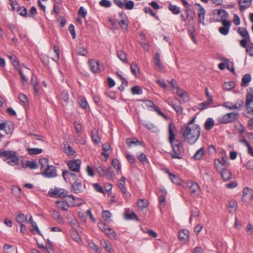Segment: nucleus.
<instances>
[{
    "instance_id": "obj_52",
    "label": "nucleus",
    "mask_w": 253,
    "mask_h": 253,
    "mask_svg": "<svg viewBox=\"0 0 253 253\" xmlns=\"http://www.w3.org/2000/svg\"><path fill=\"white\" fill-rule=\"evenodd\" d=\"M142 90L140 86L135 85L131 88V93L132 94H141Z\"/></svg>"
},
{
    "instance_id": "obj_6",
    "label": "nucleus",
    "mask_w": 253,
    "mask_h": 253,
    "mask_svg": "<svg viewBox=\"0 0 253 253\" xmlns=\"http://www.w3.org/2000/svg\"><path fill=\"white\" fill-rule=\"evenodd\" d=\"M41 173L43 176L47 178L55 177L57 175L56 167L53 166H49L45 168Z\"/></svg>"
},
{
    "instance_id": "obj_60",
    "label": "nucleus",
    "mask_w": 253,
    "mask_h": 253,
    "mask_svg": "<svg viewBox=\"0 0 253 253\" xmlns=\"http://www.w3.org/2000/svg\"><path fill=\"white\" fill-rule=\"evenodd\" d=\"M95 169L100 176H103L105 175V170L101 164H99L96 168Z\"/></svg>"
},
{
    "instance_id": "obj_28",
    "label": "nucleus",
    "mask_w": 253,
    "mask_h": 253,
    "mask_svg": "<svg viewBox=\"0 0 253 253\" xmlns=\"http://www.w3.org/2000/svg\"><path fill=\"white\" fill-rule=\"evenodd\" d=\"M118 23L122 31L124 32H126L129 23L128 19L126 20H120L119 21Z\"/></svg>"
},
{
    "instance_id": "obj_49",
    "label": "nucleus",
    "mask_w": 253,
    "mask_h": 253,
    "mask_svg": "<svg viewBox=\"0 0 253 253\" xmlns=\"http://www.w3.org/2000/svg\"><path fill=\"white\" fill-rule=\"evenodd\" d=\"M77 53L79 55L85 56L87 54V50L85 47L79 46L77 49Z\"/></svg>"
},
{
    "instance_id": "obj_41",
    "label": "nucleus",
    "mask_w": 253,
    "mask_h": 253,
    "mask_svg": "<svg viewBox=\"0 0 253 253\" xmlns=\"http://www.w3.org/2000/svg\"><path fill=\"white\" fill-rule=\"evenodd\" d=\"M117 56L118 58L124 63H127L126 54L123 50H119L117 51Z\"/></svg>"
},
{
    "instance_id": "obj_63",
    "label": "nucleus",
    "mask_w": 253,
    "mask_h": 253,
    "mask_svg": "<svg viewBox=\"0 0 253 253\" xmlns=\"http://www.w3.org/2000/svg\"><path fill=\"white\" fill-rule=\"evenodd\" d=\"M12 249V246L9 244H4L3 247V251L4 253H11Z\"/></svg>"
},
{
    "instance_id": "obj_62",
    "label": "nucleus",
    "mask_w": 253,
    "mask_h": 253,
    "mask_svg": "<svg viewBox=\"0 0 253 253\" xmlns=\"http://www.w3.org/2000/svg\"><path fill=\"white\" fill-rule=\"evenodd\" d=\"M144 11L146 13H149L152 16L154 17L156 19H158V16H156V13L152 10L150 7H145Z\"/></svg>"
},
{
    "instance_id": "obj_12",
    "label": "nucleus",
    "mask_w": 253,
    "mask_h": 253,
    "mask_svg": "<svg viewBox=\"0 0 253 253\" xmlns=\"http://www.w3.org/2000/svg\"><path fill=\"white\" fill-rule=\"evenodd\" d=\"M248 114L253 116V99H246L244 104Z\"/></svg>"
},
{
    "instance_id": "obj_64",
    "label": "nucleus",
    "mask_w": 253,
    "mask_h": 253,
    "mask_svg": "<svg viewBox=\"0 0 253 253\" xmlns=\"http://www.w3.org/2000/svg\"><path fill=\"white\" fill-rule=\"evenodd\" d=\"M52 216L54 219L58 221V222H60L62 220V217L59 212L56 211H53Z\"/></svg>"
},
{
    "instance_id": "obj_48",
    "label": "nucleus",
    "mask_w": 253,
    "mask_h": 253,
    "mask_svg": "<svg viewBox=\"0 0 253 253\" xmlns=\"http://www.w3.org/2000/svg\"><path fill=\"white\" fill-rule=\"evenodd\" d=\"M25 167H28L31 169H36L38 168V165L35 161H26Z\"/></svg>"
},
{
    "instance_id": "obj_59",
    "label": "nucleus",
    "mask_w": 253,
    "mask_h": 253,
    "mask_svg": "<svg viewBox=\"0 0 253 253\" xmlns=\"http://www.w3.org/2000/svg\"><path fill=\"white\" fill-rule=\"evenodd\" d=\"M16 219L17 222L20 224H22L25 220H26V217L25 216L23 213H20L17 214L16 217Z\"/></svg>"
},
{
    "instance_id": "obj_17",
    "label": "nucleus",
    "mask_w": 253,
    "mask_h": 253,
    "mask_svg": "<svg viewBox=\"0 0 253 253\" xmlns=\"http://www.w3.org/2000/svg\"><path fill=\"white\" fill-rule=\"evenodd\" d=\"M176 93L184 102H186L189 101V96L188 93L183 89L177 88Z\"/></svg>"
},
{
    "instance_id": "obj_13",
    "label": "nucleus",
    "mask_w": 253,
    "mask_h": 253,
    "mask_svg": "<svg viewBox=\"0 0 253 253\" xmlns=\"http://www.w3.org/2000/svg\"><path fill=\"white\" fill-rule=\"evenodd\" d=\"M175 131H176V128L175 126L172 123L169 124V140L170 143H172L174 141L176 140L175 139V134L174 133Z\"/></svg>"
},
{
    "instance_id": "obj_30",
    "label": "nucleus",
    "mask_w": 253,
    "mask_h": 253,
    "mask_svg": "<svg viewBox=\"0 0 253 253\" xmlns=\"http://www.w3.org/2000/svg\"><path fill=\"white\" fill-rule=\"evenodd\" d=\"M78 102L80 106L84 109H85L88 107L87 101L84 97L80 96L78 98Z\"/></svg>"
},
{
    "instance_id": "obj_3",
    "label": "nucleus",
    "mask_w": 253,
    "mask_h": 253,
    "mask_svg": "<svg viewBox=\"0 0 253 253\" xmlns=\"http://www.w3.org/2000/svg\"><path fill=\"white\" fill-rule=\"evenodd\" d=\"M239 114L238 113H229L218 118V121L220 124H226L234 122L238 119Z\"/></svg>"
},
{
    "instance_id": "obj_46",
    "label": "nucleus",
    "mask_w": 253,
    "mask_h": 253,
    "mask_svg": "<svg viewBox=\"0 0 253 253\" xmlns=\"http://www.w3.org/2000/svg\"><path fill=\"white\" fill-rule=\"evenodd\" d=\"M17 11L18 14L22 16L26 17L27 16V10L25 6H18L17 9Z\"/></svg>"
},
{
    "instance_id": "obj_55",
    "label": "nucleus",
    "mask_w": 253,
    "mask_h": 253,
    "mask_svg": "<svg viewBox=\"0 0 253 253\" xmlns=\"http://www.w3.org/2000/svg\"><path fill=\"white\" fill-rule=\"evenodd\" d=\"M98 226L104 233L107 232L108 229L110 227L107 224L101 222L98 223Z\"/></svg>"
},
{
    "instance_id": "obj_31",
    "label": "nucleus",
    "mask_w": 253,
    "mask_h": 253,
    "mask_svg": "<svg viewBox=\"0 0 253 253\" xmlns=\"http://www.w3.org/2000/svg\"><path fill=\"white\" fill-rule=\"evenodd\" d=\"M137 207L142 210L146 208L148 205V201L146 199H139L137 202Z\"/></svg>"
},
{
    "instance_id": "obj_36",
    "label": "nucleus",
    "mask_w": 253,
    "mask_h": 253,
    "mask_svg": "<svg viewBox=\"0 0 253 253\" xmlns=\"http://www.w3.org/2000/svg\"><path fill=\"white\" fill-rule=\"evenodd\" d=\"M102 247L104 248L107 252L111 253L113 251L112 246L109 242H106V241H102L101 243Z\"/></svg>"
},
{
    "instance_id": "obj_44",
    "label": "nucleus",
    "mask_w": 253,
    "mask_h": 253,
    "mask_svg": "<svg viewBox=\"0 0 253 253\" xmlns=\"http://www.w3.org/2000/svg\"><path fill=\"white\" fill-rule=\"evenodd\" d=\"M14 154H16V152L14 151H4L0 152V156L1 157H5L7 159H9Z\"/></svg>"
},
{
    "instance_id": "obj_39",
    "label": "nucleus",
    "mask_w": 253,
    "mask_h": 253,
    "mask_svg": "<svg viewBox=\"0 0 253 253\" xmlns=\"http://www.w3.org/2000/svg\"><path fill=\"white\" fill-rule=\"evenodd\" d=\"M64 151L69 156H73L75 155L76 153L75 151L74 150H73L72 147L69 146V145H68L67 146H66V145L64 144Z\"/></svg>"
},
{
    "instance_id": "obj_58",
    "label": "nucleus",
    "mask_w": 253,
    "mask_h": 253,
    "mask_svg": "<svg viewBox=\"0 0 253 253\" xmlns=\"http://www.w3.org/2000/svg\"><path fill=\"white\" fill-rule=\"evenodd\" d=\"M74 127L76 133L78 134H80L82 129L81 124L79 122L76 121L74 123Z\"/></svg>"
},
{
    "instance_id": "obj_42",
    "label": "nucleus",
    "mask_w": 253,
    "mask_h": 253,
    "mask_svg": "<svg viewBox=\"0 0 253 253\" xmlns=\"http://www.w3.org/2000/svg\"><path fill=\"white\" fill-rule=\"evenodd\" d=\"M18 99L24 104L25 107L29 106L28 99L25 94L20 93L18 95Z\"/></svg>"
},
{
    "instance_id": "obj_18",
    "label": "nucleus",
    "mask_w": 253,
    "mask_h": 253,
    "mask_svg": "<svg viewBox=\"0 0 253 253\" xmlns=\"http://www.w3.org/2000/svg\"><path fill=\"white\" fill-rule=\"evenodd\" d=\"M189 231L186 229L181 230L178 233L179 239L183 242H187L189 239Z\"/></svg>"
},
{
    "instance_id": "obj_1",
    "label": "nucleus",
    "mask_w": 253,
    "mask_h": 253,
    "mask_svg": "<svg viewBox=\"0 0 253 253\" xmlns=\"http://www.w3.org/2000/svg\"><path fill=\"white\" fill-rule=\"evenodd\" d=\"M201 132L200 127L198 125L184 126L181 129L180 133L184 138L186 139L189 144H194L198 139Z\"/></svg>"
},
{
    "instance_id": "obj_51",
    "label": "nucleus",
    "mask_w": 253,
    "mask_h": 253,
    "mask_svg": "<svg viewBox=\"0 0 253 253\" xmlns=\"http://www.w3.org/2000/svg\"><path fill=\"white\" fill-rule=\"evenodd\" d=\"M169 178L173 183L180 184L181 183V180L176 175L173 173H169Z\"/></svg>"
},
{
    "instance_id": "obj_23",
    "label": "nucleus",
    "mask_w": 253,
    "mask_h": 253,
    "mask_svg": "<svg viewBox=\"0 0 253 253\" xmlns=\"http://www.w3.org/2000/svg\"><path fill=\"white\" fill-rule=\"evenodd\" d=\"M212 102V97H209L208 100L198 104V109L201 110H204L207 108L209 106Z\"/></svg>"
},
{
    "instance_id": "obj_45",
    "label": "nucleus",
    "mask_w": 253,
    "mask_h": 253,
    "mask_svg": "<svg viewBox=\"0 0 253 253\" xmlns=\"http://www.w3.org/2000/svg\"><path fill=\"white\" fill-rule=\"evenodd\" d=\"M27 151L29 154L31 155H36L40 154L42 152V149L41 148H28Z\"/></svg>"
},
{
    "instance_id": "obj_15",
    "label": "nucleus",
    "mask_w": 253,
    "mask_h": 253,
    "mask_svg": "<svg viewBox=\"0 0 253 253\" xmlns=\"http://www.w3.org/2000/svg\"><path fill=\"white\" fill-rule=\"evenodd\" d=\"M223 26L219 28L218 31L219 33L223 35H227L231 26L230 22H224L222 23Z\"/></svg>"
},
{
    "instance_id": "obj_54",
    "label": "nucleus",
    "mask_w": 253,
    "mask_h": 253,
    "mask_svg": "<svg viewBox=\"0 0 253 253\" xmlns=\"http://www.w3.org/2000/svg\"><path fill=\"white\" fill-rule=\"evenodd\" d=\"M111 165L118 171H119L120 170L121 164L118 160L116 159H114L112 161Z\"/></svg>"
},
{
    "instance_id": "obj_2",
    "label": "nucleus",
    "mask_w": 253,
    "mask_h": 253,
    "mask_svg": "<svg viewBox=\"0 0 253 253\" xmlns=\"http://www.w3.org/2000/svg\"><path fill=\"white\" fill-rule=\"evenodd\" d=\"M170 144L173 149V153L171 154V158L172 159H181L182 158L181 155L184 152L182 142L178 140H176L174 141L172 143H170Z\"/></svg>"
},
{
    "instance_id": "obj_9",
    "label": "nucleus",
    "mask_w": 253,
    "mask_h": 253,
    "mask_svg": "<svg viewBox=\"0 0 253 253\" xmlns=\"http://www.w3.org/2000/svg\"><path fill=\"white\" fill-rule=\"evenodd\" d=\"M181 102L180 100L177 98L173 99L169 104L178 115H181L183 112L182 108L180 106Z\"/></svg>"
},
{
    "instance_id": "obj_40",
    "label": "nucleus",
    "mask_w": 253,
    "mask_h": 253,
    "mask_svg": "<svg viewBox=\"0 0 253 253\" xmlns=\"http://www.w3.org/2000/svg\"><path fill=\"white\" fill-rule=\"evenodd\" d=\"M110 239L115 240L116 239V234L115 231L111 227L108 229L107 232H104Z\"/></svg>"
},
{
    "instance_id": "obj_19",
    "label": "nucleus",
    "mask_w": 253,
    "mask_h": 253,
    "mask_svg": "<svg viewBox=\"0 0 253 253\" xmlns=\"http://www.w3.org/2000/svg\"><path fill=\"white\" fill-rule=\"evenodd\" d=\"M253 0H239V6L241 11H244L247 8L249 7L252 2Z\"/></svg>"
},
{
    "instance_id": "obj_29",
    "label": "nucleus",
    "mask_w": 253,
    "mask_h": 253,
    "mask_svg": "<svg viewBox=\"0 0 253 253\" xmlns=\"http://www.w3.org/2000/svg\"><path fill=\"white\" fill-rule=\"evenodd\" d=\"M214 120L212 118H208L205 123V128L207 130H211L214 126Z\"/></svg>"
},
{
    "instance_id": "obj_10",
    "label": "nucleus",
    "mask_w": 253,
    "mask_h": 253,
    "mask_svg": "<svg viewBox=\"0 0 253 253\" xmlns=\"http://www.w3.org/2000/svg\"><path fill=\"white\" fill-rule=\"evenodd\" d=\"M88 63L90 70L93 73L96 74L100 72L98 61L90 59L88 60Z\"/></svg>"
},
{
    "instance_id": "obj_61",
    "label": "nucleus",
    "mask_w": 253,
    "mask_h": 253,
    "mask_svg": "<svg viewBox=\"0 0 253 253\" xmlns=\"http://www.w3.org/2000/svg\"><path fill=\"white\" fill-rule=\"evenodd\" d=\"M100 6L104 7H109L111 6V2L108 0H101L99 2Z\"/></svg>"
},
{
    "instance_id": "obj_26",
    "label": "nucleus",
    "mask_w": 253,
    "mask_h": 253,
    "mask_svg": "<svg viewBox=\"0 0 253 253\" xmlns=\"http://www.w3.org/2000/svg\"><path fill=\"white\" fill-rule=\"evenodd\" d=\"M252 80L251 75L249 74L245 75L242 79L241 85L243 86H247Z\"/></svg>"
},
{
    "instance_id": "obj_11",
    "label": "nucleus",
    "mask_w": 253,
    "mask_h": 253,
    "mask_svg": "<svg viewBox=\"0 0 253 253\" xmlns=\"http://www.w3.org/2000/svg\"><path fill=\"white\" fill-rule=\"evenodd\" d=\"M82 181L77 179L76 180L72 183L71 188V191L76 194L80 193L82 192Z\"/></svg>"
},
{
    "instance_id": "obj_38",
    "label": "nucleus",
    "mask_w": 253,
    "mask_h": 253,
    "mask_svg": "<svg viewBox=\"0 0 253 253\" xmlns=\"http://www.w3.org/2000/svg\"><path fill=\"white\" fill-rule=\"evenodd\" d=\"M244 105V102H243V100H241V99H239V100H238L237 102L234 104V105H232V107H228V108L230 109V110H232V109H238V110H240Z\"/></svg>"
},
{
    "instance_id": "obj_27",
    "label": "nucleus",
    "mask_w": 253,
    "mask_h": 253,
    "mask_svg": "<svg viewBox=\"0 0 253 253\" xmlns=\"http://www.w3.org/2000/svg\"><path fill=\"white\" fill-rule=\"evenodd\" d=\"M55 204L59 208H60L63 211H67L69 207L67 202L64 201H56Z\"/></svg>"
},
{
    "instance_id": "obj_57",
    "label": "nucleus",
    "mask_w": 253,
    "mask_h": 253,
    "mask_svg": "<svg viewBox=\"0 0 253 253\" xmlns=\"http://www.w3.org/2000/svg\"><path fill=\"white\" fill-rule=\"evenodd\" d=\"M89 247L92 249L95 253H101V249L94 243L91 242L89 244Z\"/></svg>"
},
{
    "instance_id": "obj_5",
    "label": "nucleus",
    "mask_w": 253,
    "mask_h": 253,
    "mask_svg": "<svg viewBox=\"0 0 253 253\" xmlns=\"http://www.w3.org/2000/svg\"><path fill=\"white\" fill-rule=\"evenodd\" d=\"M68 191L64 189H50L48 192L49 195L51 197H66Z\"/></svg>"
},
{
    "instance_id": "obj_37",
    "label": "nucleus",
    "mask_w": 253,
    "mask_h": 253,
    "mask_svg": "<svg viewBox=\"0 0 253 253\" xmlns=\"http://www.w3.org/2000/svg\"><path fill=\"white\" fill-rule=\"evenodd\" d=\"M125 218L126 219H135L136 220H138L137 216L136 214L133 211H131V212H128L127 211H126L125 212Z\"/></svg>"
},
{
    "instance_id": "obj_50",
    "label": "nucleus",
    "mask_w": 253,
    "mask_h": 253,
    "mask_svg": "<svg viewBox=\"0 0 253 253\" xmlns=\"http://www.w3.org/2000/svg\"><path fill=\"white\" fill-rule=\"evenodd\" d=\"M137 158L142 164H145L148 162V160L146 155L143 153H142L139 155L137 156Z\"/></svg>"
},
{
    "instance_id": "obj_7",
    "label": "nucleus",
    "mask_w": 253,
    "mask_h": 253,
    "mask_svg": "<svg viewBox=\"0 0 253 253\" xmlns=\"http://www.w3.org/2000/svg\"><path fill=\"white\" fill-rule=\"evenodd\" d=\"M216 14L218 16H220V19L216 20L215 21L221 22L222 23L224 22H230L227 20L228 18L229 15L226 10L222 9L214 10L213 12V14Z\"/></svg>"
},
{
    "instance_id": "obj_35",
    "label": "nucleus",
    "mask_w": 253,
    "mask_h": 253,
    "mask_svg": "<svg viewBox=\"0 0 253 253\" xmlns=\"http://www.w3.org/2000/svg\"><path fill=\"white\" fill-rule=\"evenodd\" d=\"M126 143L127 145V146L130 147H131L132 144H134L135 145H140V142L137 138H127L126 139Z\"/></svg>"
},
{
    "instance_id": "obj_33",
    "label": "nucleus",
    "mask_w": 253,
    "mask_h": 253,
    "mask_svg": "<svg viewBox=\"0 0 253 253\" xmlns=\"http://www.w3.org/2000/svg\"><path fill=\"white\" fill-rule=\"evenodd\" d=\"M39 163L41 166V170L42 171L45 168L49 166L48 165V160L45 158H42L40 159Z\"/></svg>"
},
{
    "instance_id": "obj_21",
    "label": "nucleus",
    "mask_w": 253,
    "mask_h": 253,
    "mask_svg": "<svg viewBox=\"0 0 253 253\" xmlns=\"http://www.w3.org/2000/svg\"><path fill=\"white\" fill-rule=\"evenodd\" d=\"M221 60L223 62L218 64V68L221 70H223L225 68L227 69H230V64H231V62L228 59L225 58H222Z\"/></svg>"
},
{
    "instance_id": "obj_8",
    "label": "nucleus",
    "mask_w": 253,
    "mask_h": 253,
    "mask_svg": "<svg viewBox=\"0 0 253 253\" xmlns=\"http://www.w3.org/2000/svg\"><path fill=\"white\" fill-rule=\"evenodd\" d=\"M81 162L80 160L77 159L71 160L68 163V167L69 169L75 172H79Z\"/></svg>"
},
{
    "instance_id": "obj_24",
    "label": "nucleus",
    "mask_w": 253,
    "mask_h": 253,
    "mask_svg": "<svg viewBox=\"0 0 253 253\" xmlns=\"http://www.w3.org/2000/svg\"><path fill=\"white\" fill-rule=\"evenodd\" d=\"M220 174L222 178L224 181H228L231 178V173L226 169H223L220 171Z\"/></svg>"
},
{
    "instance_id": "obj_14",
    "label": "nucleus",
    "mask_w": 253,
    "mask_h": 253,
    "mask_svg": "<svg viewBox=\"0 0 253 253\" xmlns=\"http://www.w3.org/2000/svg\"><path fill=\"white\" fill-rule=\"evenodd\" d=\"M196 5L199 7V8L198 9V17L199 22L200 23H202L203 25H204L205 24V23H204L205 15V13H206L205 9L199 3H196Z\"/></svg>"
},
{
    "instance_id": "obj_53",
    "label": "nucleus",
    "mask_w": 253,
    "mask_h": 253,
    "mask_svg": "<svg viewBox=\"0 0 253 253\" xmlns=\"http://www.w3.org/2000/svg\"><path fill=\"white\" fill-rule=\"evenodd\" d=\"M9 159H10V160L8 162V164L11 165H16L19 163V160L18 157L16 155V154L13 155Z\"/></svg>"
},
{
    "instance_id": "obj_56",
    "label": "nucleus",
    "mask_w": 253,
    "mask_h": 253,
    "mask_svg": "<svg viewBox=\"0 0 253 253\" xmlns=\"http://www.w3.org/2000/svg\"><path fill=\"white\" fill-rule=\"evenodd\" d=\"M111 216V213L109 211H103L102 213V217L105 218L106 221L110 220V218Z\"/></svg>"
},
{
    "instance_id": "obj_34",
    "label": "nucleus",
    "mask_w": 253,
    "mask_h": 253,
    "mask_svg": "<svg viewBox=\"0 0 253 253\" xmlns=\"http://www.w3.org/2000/svg\"><path fill=\"white\" fill-rule=\"evenodd\" d=\"M130 70L131 73L135 76L137 77V75L139 73V69L136 62H133L130 65Z\"/></svg>"
},
{
    "instance_id": "obj_22",
    "label": "nucleus",
    "mask_w": 253,
    "mask_h": 253,
    "mask_svg": "<svg viewBox=\"0 0 253 253\" xmlns=\"http://www.w3.org/2000/svg\"><path fill=\"white\" fill-rule=\"evenodd\" d=\"M91 140L96 144L100 142V138L98 135V130L95 128L91 131Z\"/></svg>"
},
{
    "instance_id": "obj_20",
    "label": "nucleus",
    "mask_w": 253,
    "mask_h": 253,
    "mask_svg": "<svg viewBox=\"0 0 253 253\" xmlns=\"http://www.w3.org/2000/svg\"><path fill=\"white\" fill-rule=\"evenodd\" d=\"M253 198V190L249 187L245 188L243 192V198H246V200H251Z\"/></svg>"
},
{
    "instance_id": "obj_47",
    "label": "nucleus",
    "mask_w": 253,
    "mask_h": 253,
    "mask_svg": "<svg viewBox=\"0 0 253 253\" xmlns=\"http://www.w3.org/2000/svg\"><path fill=\"white\" fill-rule=\"evenodd\" d=\"M71 236L72 239L77 243H80L82 242V239L81 238L78 233L76 231H72L71 233Z\"/></svg>"
},
{
    "instance_id": "obj_32",
    "label": "nucleus",
    "mask_w": 253,
    "mask_h": 253,
    "mask_svg": "<svg viewBox=\"0 0 253 253\" xmlns=\"http://www.w3.org/2000/svg\"><path fill=\"white\" fill-rule=\"evenodd\" d=\"M205 154L204 149V148H201L199 150H198L195 155H194L193 157L195 160H201L204 157Z\"/></svg>"
},
{
    "instance_id": "obj_16",
    "label": "nucleus",
    "mask_w": 253,
    "mask_h": 253,
    "mask_svg": "<svg viewBox=\"0 0 253 253\" xmlns=\"http://www.w3.org/2000/svg\"><path fill=\"white\" fill-rule=\"evenodd\" d=\"M154 63L160 71L164 70L165 67L161 62L160 54L156 52L154 57Z\"/></svg>"
},
{
    "instance_id": "obj_43",
    "label": "nucleus",
    "mask_w": 253,
    "mask_h": 253,
    "mask_svg": "<svg viewBox=\"0 0 253 253\" xmlns=\"http://www.w3.org/2000/svg\"><path fill=\"white\" fill-rule=\"evenodd\" d=\"M169 9L174 14H178L181 12L180 7L171 4L169 5Z\"/></svg>"
},
{
    "instance_id": "obj_4",
    "label": "nucleus",
    "mask_w": 253,
    "mask_h": 253,
    "mask_svg": "<svg viewBox=\"0 0 253 253\" xmlns=\"http://www.w3.org/2000/svg\"><path fill=\"white\" fill-rule=\"evenodd\" d=\"M187 186L189 188L190 194L192 197H194L199 195L200 188L197 183L189 181L187 182Z\"/></svg>"
},
{
    "instance_id": "obj_25",
    "label": "nucleus",
    "mask_w": 253,
    "mask_h": 253,
    "mask_svg": "<svg viewBox=\"0 0 253 253\" xmlns=\"http://www.w3.org/2000/svg\"><path fill=\"white\" fill-rule=\"evenodd\" d=\"M237 32L244 39L247 38V39H250L249 34L246 28L243 27H239L238 28Z\"/></svg>"
}]
</instances>
